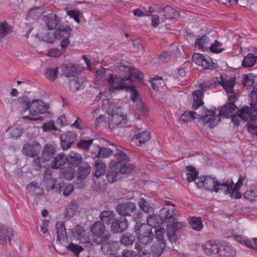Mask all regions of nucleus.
<instances>
[{
	"label": "nucleus",
	"instance_id": "1",
	"mask_svg": "<svg viewBox=\"0 0 257 257\" xmlns=\"http://www.w3.org/2000/svg\"><path fill=\"white\" fill-rule=\"evenodd\" d=\"M193 103L192 108L194 110L192 112L193 119H198L203 123H209V125L212 127L219 121L218 116L215 115L213 110H206L202 106L203 93L200 91H194L193 92Z\"/></svg>",
	"mask_w": 257,
	"mask_h": 257
},
{
	"label": "nucleus",
	"instance_id": "2",
	"mask_svg": "<svg viewBox=\"0 0 257 257\" xmlns=\"http://www.w3.org/2000/svg\"><path fill=\"white\" fill-rule=\"evenodd\" d=\"M180 214L177 211H170L167 207H163L160 210L159 217L161 222L166 224L168 238L172 243L177 241L176 231L185 225L184 222L177 221V217Z\"/></svg>",
	"mask_w": 257,
	"mask_h": 257
},
{
	"label": "nucleus",
	"instance_id": "3",
	"mask_svg": "<svg viewBox=\"0 0 257 257\" xmlns=\"http://www.w3.org/2000/svg\"><path fill=\"white\" fill-rule=\"evenodd\" d=\"M49 108V105L41 99L33 100L31 102V106L29 110L30 115H24L23 118L24 119L30 120H42L43 118L42 117H34L33 116L48 112Z\"/></svg>",
	"mask_w": 257,
	"mask_h": 257
},
{
	"label": "nucleus",
	"instance_id": "4",
	"mask_svg": "<svg viewBox=\"0 0 257 257\" xmlns=\"http://www.w3.org/2000/svg\"><path fill=\"white\" fill-rule=\"evenodd\" d=\"M135 229L138 234V239L140 244L147 245L150 244L154 239V234L150 225L145 223L137 222Z\"/></svg>",
	"mask_w": 257,
	"mask_h": 257
},
{
	"label": "nucleus",
	"instance_id": "5",
	"mask_svg": "<svg viewBox=\"0 0 257 257\" xmlns=\"http://www.w3.org/2000/svg\"><path fill=\"white\" fill-rule=\"evenodd\" d=\"M132 80L125 76L122 77L120 75H114L110 74L107 79V83L109 89L111 92L116 90H122L128 88L131 85Z\"/></svg>",
	"mask_w": 257,
	"mask_h": 257
},
{
	"label": "nucleus",
	"instance_id": "6",
	"mask_svg": "<svg viewBox=\"0 0 257 257\" xmlns=\"http://www.w3.org/2000/svg\"><path fill=\"white\" fill-rule=\"evenodd\" d=\"M91 232L95 238H94L93 243L100 245L107 241L110 237V234H104L105 226L103 222L97 221L94 223L91 227Z\"/></svg>",
	"mask_w": 257,
	"mask_h": 257
},
{
	"label": "nucleus",
	"instance_id": "7",
	"mask_svg": "<svg viewBox=\"0 0 257 257\" xmlns=\"http://www.w3.org/2000/svg\"><path fill=\"white\" fill-rule=\"evenodd\" d=\"M198 188L204 187L206 190L211 192H218L219 189H221L224 186L228 185L226 181L223 183L215 180L214 178L210 176H205L203 179H199L195 181Z\"/></svg>",
	"mask_w": 257,
	"mask_h": 257
},
{
	"label": "nucleus",
	"instance_id": "8",
	"mask_svg": "<svg viewBox=\"0 0 257 257\" xmlns=\"http://www.w3.org/2000/svg\"><path fill=\"white\" fill-rule=\"evenodd\" d=\"M136 209V204L132 202L119 204L116 206V211L118 214L123 216H130Z\"/></svg>",
	"mask_w": 257,
	"mask_h": 257
},
{
	"label": "nucleus",
	"instance_id": "9",
	"mask_svg": "<svg viewBox=\"0 0 257 257\" xmlns=\"http://www.w3.org/2000/svg\"><path fill=\"white\" fill-rule=\"evenodd\" d=\"M236 82L235 77H233L230 80H222L221 85L225 89L229 101H235V94L233 87Z\"/></svg>",
	"mask_w": 257,
	"mask_h": 257
},
{
	"label": "nucleus",
	"instance_id": "10",
	"mask_svg": "<svg viewBox=\"0 0 257 257\" xmlns=\"http://www.w3.org/2000/svg\"><path fill=\"white\" fill-rule=\"evenodd\" d=\"M77 140V135L72 132H68L60 136V141L63 150H68Z\"/></svg>",
	"mask_w": 257,
	"mask_h": 257
},
{
	"label": "nucleus",
	"instance_id": "11",
	"mask_svg": "<svg viewBox=\"0 0 257 257\" xmlns=\"http://www.w3.org/2000/svg\"><path fill=\"white\" fill-rule=\"evenodd\" d=\"M108 121V126L110 128L113 129L114 127L121 124L126 123V116L124 115L121 111L113 113Z\"/></svg>",
	"mask_w": 257,
	"mask_h": 257
},
{
	"label": "nucleus",
	"instance_id": "12",
	"mask_svg": "<svg viewBox=\"0 0 257 257\" xmlns=\"http://www.w3.org/2000/svg\"><path fill=\"white\" fill-rule=\"evenodd\" d=\"M40 150V144L38 142H35L31 144L25 145L22 149V152L26 156L34 157L38 155Z\"/></svg>",
	"mask_w": 257,
	"mask_h": 257
},
{
	"label": "nucleus",
	"instance_id": "13",
	"mask_svg": "<svg viewBox=\"0 0 257 257\" xmlns=\"http://www.w3.org/2000/svg\"><path fill=\"white\" fill-rule=\"evenodd\" d=\"M128 227V222L124 217H121L119 219H115L111 225V230L114 233H120L125 230Z\"/></svg>",
	"mask_w": 257,
	"mask_h": 257
},
{
	"label": "nucleus",
	"instance_id": "14",
	"mask_svg": "<svg viewBox=\"0 0 257 257\" xmlns=\"http://www.w3.org/2000/svg\"><path fill=\"white\" fill-rule=\"evenodd\" d=\"M217 254L221 257H233L235 254V250L228 243L220 242Z\"/></svg>",
	"mask_w": 257,
	"mask_h": 257
},
{
	"label": "nucleus",
	"instance_id": "15",
	"mask_svg": "<svg viewBox=\"0 0 257 257\" xmlns=\"http://www.w3.org/2000/svg\"><path fill=\"white\" fill-rule=\"evenodd\" d=\"M220 241L212 240L205 243L202 247L207 255L217 254L220 244Z\"/></svg>",
	"mask_w": 257,
	"mask_h": 257
},
{
	"label": "nucleus",
	"instance_id": "16",
	"mask_svg": "<svg viewBox=\"0 0 257 257\" xmlns=\"http://www.w3.org/2000/svg\"><path fill=\"white\" fill-rule=\"evenodd\" d=\"M119 174V163L111 164L109 166L106 174V178L108 182L110 183L115 182Z\"/></svg>",
	"mask_w": 257,
	"mask_h": 257
},
{
	"label": "nucleus",
	"instance_id": "17",
	"mask_svg": "<svg viewBox=\"0 0 257 257\" xmlns=\"http://www.w3.org/2000/svg\"><path fill=\"white\" fill-rule=\"evenodd\" d=\"M43 20L49 30L55 29L60 23V19L54 14L44 16Z\"/></svg>",
	"mask_w": 257,
	"mask_h": 257
},
{
	"label": "nucleus",
	"instance_id": "18",
	"mask_svg": "<svg viewBox=\"0 0 257 257\" xmlns=\"http://www.w3.org/2000/svg\"><path fill=\"white\" fill-rule=\"evenodd\" d=\"M102 108L109 115L120 111V107L109 99H104L102 101Z\"/></svg>",
	"mask_w": 257,
	"mask_h": 257
},
{
	"label": "nucleus",
	"instance_id": "19",
	"mask_svg": "<svg viewBox=\"0 0 257 257\" xmlns=\"http://www.w3.org/2000/svg\"><path fill=\"white\" fill-rule=\"evenodd\" d=\"M234 101H230L227 104L222 106L219 110V115H224L225 117H229L236 112L237 108L233 103Z\"/></svg>",
	"mask_w": 257,
	"mask_h": 257
},
{
	"label": "nucleus",
	"instance_id": "20",
	"mask_svg": "<svg viewBox=\"0 0 257 257\" xmlns=\"http://www.w3.org/2000/svg\"><path fill=\"white\" fill-rule=\"evenodd\" d=\"M226 184L228 185L224 186L226 188L224 190V193L225 194H228L229 196L235 199H239L241 198L242 194L238 191V190L233 189V182L232 180H227L226 181Z\"/></svg>",
	"mask_w": 257,
	"mask_h": 257
},
{
	"label": "nucleus",
	"instance_id": "21",
	"mask_svg": "<svg viewBox=\"0 0 257 257\" xmlns=\"http://www.w3.org/2000/svg\"><path fill=\"white\" fill-rule=\"evenodd\" d=\"M86 83V81L83 78L78 77L69 81V87L71 91H76L83 88Z\"/></svg>",
	"mask_w": 257,
	"mask_h": 257
},
{
	"label": "nucleus",
	"instance_id": "22",
	"mask_svg": "<svg viewBox=\"0 0 257 257\" xmlns=\"http://www.w3.org/2000/svg\"><path fill=\"white\" fill-rule=\"evenodd\" d=\"M43 180L46 185L47 190L49 191L55 188V180L52 178L51 170L47 169L45 172Z\"/></svg>",
	"mask_w": 257,
	"mask_h": 257
},
{
	"label": "nucleus",
	"instance_id": "23",
	"mask_svg": "<svg viewBox=\"0 0 257 257\" xmlns=\"http://www.w3.org/2000/svg\"><path fill=\"white\" fill-rule=\"evenodd\" d=\"M101 247V250L106 254H112L113 251L115 250V248L117 246V242L116 241L109 240L102 243Z\"/></svg>",
	"mask_w": 257,
	"mask_h": 257
},
{
	"label": "nucleus",
	"instance_id": "24",
	"mask_svg": "<svg viewBox=\"0 0 257 257\" xmlns=\"http://www.w3.org/2000/svg\"><path fill=\"white\" fill-rule=\"evenodd\" d=\"M71 30L69 27H62L58 29L55 33V38L58 40L69 38L70 36Z\"/></svg>",
	"mask_w": 257,
	"mask_h": 257
},
{
	"label": "nucleus",
	"instance_id": "25",
	"mask_svg": "<svg viewBox=\"0 0 257 257\" xmlns=\"http://www.w3.org/2000/svg\"><path fill=\"white\" fill-rule=\"evenodd\" d=\"M13 32V27L6 21L0 22V40Z\"/></svg>",
	"mask_w": 257,
	"mask_h": 257
},
{
	"label": "nucleus",
	"instance_id": "26",
	"mask_svg": "<svg viewBox=\"0 0 257 257\" xmlns=\"http://www.w3.org/2000/svg\"><path fill=\"white\" fill-rule=\"evenodd\" d=\"M165 246V242L155 241L151 247V250L153 256L154 257L159 256L162 253Z\"/></svg>",
	"mask_w": 257,
	"mask_h": 257
},
{
	"label": "nucleus",
	"instance_id": "27",
	"mask_svg": "<svg viewBox=\"0 0 257 257\" xmlns=\"http://www.w3.org/2000/svg\"><path fill=\"white\" fill-rule=\"evenodd\" d=\"M67 158L63 154H60L56 156L52 162L51 167L53 169H58L64 165Z\"/></svg>",
	"mask_w": 257,
	"mask_h": 257
},
{
	"label": "nucleus",
	"instance_id": "28",
	"mask_svg": "<svg viewBox=\"0 0 257 257\" xmlns=\"http://www.w3.org/2000/svg\"><path fill=\"white\" fill-rule=\"evenodd\" d=\"M96 151L98 153L95 156V157L107 158L112 154L113 150L105 147H100L98 145H94Z\"/></svg>",
	"mask_w": 257,
	"mask_h": 257
},
{
	"label": "nucleus",
	"instance_id": "29",
	"mask_svg": "<svg viewBox=\"0 0 257 257\" xmlns=\"http://www.w3.org/2000/svg\"><path fill=\"white\" fill-rule=\"evenodd\" d=\"M210 39L206 36H204L198 39L195 42V47L198 48L203 51L207 50L210 47Z\"/></svg>",
	"mask_w": 257,
	"mask_h": 257
},
{
	"label": "nucleus",
	"instance_id": "30",
	"mask_svg": "<svg viewBox=\"0 0 257 257\" xmlns=\"http://www.w3.org/2000/svg\"><path fill=\"white\" fill-rule=\"evenodd\" d=\"M63 71L66 77L76 76L80 73V70L74 65L65 66Z\"/></svg>",
	"mask_w": 257,
	"mask_h": 257
},
{
	"label": "nucleus",
	"instance_id": "31",
	"mask_svg": "<svg viewBox=\"0 0 257 257\" xmlns=\"http://www.w3.org/2000/svg\"><path fill=\"white\" fill-rule=\"evenodd\" d=\"M95 176L98 177L104 174L106 169V165L101 160H98L95 162Z\"/></svg>",
	"mask_w": 257,
	"mask_h": 257
},
{
	"label": "nucleus",
	"instance_id": "32",
	"mask_svg": "<svg viewBox=\"0 0 257 257\" xmlns=\"http://www.w3.org/2000/svg\"><path fill=\"white\" fill-rule=\"evenodd\" d=\"M257 60V56L252 53H249L245 56L242 65L243 67H249L252 66Z\"/></svg>",
	"mask_w": 257,
	"mask_h": 257
},
{
	"label": "nucleus",
	"instance_id": "33",
	"mask_svg": "<svg viewBox=\"0 0 257 257\" xmlns=\"http://www.w3.org/2000/svg\"><path fill=\"white\" fill-rule=\"evenodd\" d=\"M54 147L51 145H46L43 149L42 157L45 161H49L53 158L55 154Z\"/></svg>",
	"mask_w": 257,
	"mask_h": 257
},
{
	"label": "nucleus",
	"instance_id": "34",
	"mask_svg": "<svg viewBox=\"0 0 257 257\" xmlns=\"http://www.w3.org/2000/svg\"><path fill=\"white\" fill-rule=\"evenodd\" d=\"M146 246L136 242L135 243V249L138 251L140 256L150 257L151 253L149 248Z\"/></svg>",
	"mask_w": 257,
	"mask_h": 257
},
{
	"label": "nucleus",
	"instance_id": "35",
	"mask_svg": "<svg viewBox=\"0 0 257 257\" xmlns=\"http://www.w3.org/2000/svg\"><path fill=\"white\" fill-rule=\"evenodd\" d=\"M135 239L134 235L129 232H126L122 235L120 241L122 244L127 246L132 244Z\"/></svg>",
	"mask_w": 257,
	"mask_h": 257
},
{
	"label": "nucleus",
	"instance_id": "36",
	"mask_svg": "<svg viewBox=\"0 0 257 257\" xmlns=\"http://www.w3.org/2000/svg\"><path fill=\"white\" fill-rule=\"evenodd\" d=\"M114 218V213L112 211H103L100 214V220L106 224H109Z\"/></svg>",
	"mask_w": 257,
	"mask_h": 257
},
{
	"label": "nucleus",
	"instance_id": "37",
	"mask_svg": "<svg viewBox=\"0 0 257 257\" xmlns=\"http://www.w3.org/2000/svg\"><path fill=\"white\" fill-rule=\"evenodd\" d=\"M251 111L252 112H254L252 111V109L251 108L250 109L249 107L245 106V107H244L241 108V109L240 110L238 111L237 112V113L238 114V116L240 118L244 120V121H247V120H248L249 118L251 117L250 112Z\"/></svg>",
	"mask_w": 257,
	"mask_h": 257
},
{
	"label": "nucleus",
	"instance_id": "38",
	"mask_svg": "<svg viewBox=\"0 0 257 257\" xmlns=\"http://www.w3.org/2000/svg\"><path fill=\"white\" fill-rule=\"evenodd\" d=\"M165 19H174L179 16L177 11L170 6L166 7L164 9Z\"/></svg>",
	"mask_w": 257,
	"mask_h": 257
},
{
	"label": "nucleus",
	"instance_id": "39",
	"mask_svg": "<svg viewBox=\"0 0 257 257\" xmlns=\"http://www.w3.org/2000/svg\"><path fill=\"white\" fill-rule=\"evenodd\" d=\"M69 157V161L70 163L75 166H78L82 161V157L81 155L74 152H70Z\"/></svg>",
	"mask_w": 257,
	"mask_h": 257
},
{
	"label": "nucleus",
	"instance_id": "40",
	"mask_svg": "<svg viewBox=\"0 0 257 257\" xmlns=\"http://www.w3.org/2000/svg\"><path fill=\"white\" fill-rule=\"evenodd\" d=\"M56 226L57 229V239L59 241L64 239L66 235L64 225L61 222H57Z\"/></svg>",
	"mask_w": 257,
	"mask_h": 257
},
{
	"label": "nucleus",
	"instance_id": "41",
	"mask_svg": "<svg viewBox=\"0 0 257 257\" xmlns=\"http://www.w3.org/2000/svg\"><path fill=\"white\" fill-rule=\"evenodd\" d=\"M150 132L149 131H143L138 134H135L134 136L137 140L139 141L140 144L144 143L150 139Z\"/></svg>",
	"mask_w": 257,
	"mask_h": 257
},
{
	"label": "nucleus",
	"instance_id": "42",
	"mask_svg": "<svg viewBox=\"0 0 257 257\" xmlns=\"http://www.w3.org/2000/svg\"><path fill=\"white\" fill-rule=\"evenodd\" d=\"M248 131L257 136V116L252 115L247 122Z\"/></svg>",
	"mask_w": 257,
	"mask_h": 257
},
{
	"label": "nucleus",
	"instance_id": "43",
	"mask_svg": "<svg viewBox=\"0 0 257 257\" xmlns=\"http://www.w3.org/2000/svg\"><path fill=\"white\" fill-rule=\"evenodd\" d=\"M151 84L155 90H159L160 88H163L166 85L165 82L160 77H154L151 81Z\"/></svg>",
	"mask_w": 257,
	"mask_h": 257
},
{
	"label": "nucleus",
	"instance_id": "44",
	"mask_svg": "<svg viewBox=\"0 0 257 257\" xmlns=\"http://www.w3.org/2000/svg\"><path fill=\"white\" fill-rule=\"evenodd\" d=\"M190 224L191 227L196 231H200L203 227L201 217H192L190 221Z\"/></svg>",
	"mask_w": 257,
	"mask_h": 257
},
{
	"label": "nucleus",
	"instance_id": "45",
	"mask_svg": "<svg viewBox=\"0 0 257 257\" xmlns=\"http://www.w3.org/2000/svg\"><path fill=\"white\" fill-rule=\"evenodd\" d=\"M250 106L253 112L257 114V87L254 88L250 94Z\"/></svg>",
	"mask_w": 257,
	"mask_h": 257
},
{
	"label": "nucleus",
	"instance_id": "46",
	"mask_svg": "<svg viewBox=\"0 0 257 257\" xmlns=\"http://www.w3.org/2000/svg\"><path fill=\"white\" fill-rule=\"evenodd\" d=\"M187 173V180L188 182H192L195 181L198 175V172L195 168L192 166L186 167Z\"/></svg>",
	"mask_w": 257,
	"mask_h": 257
},
{
	"label": "nucleus",
	"instance_id": "47",
	"mask_svg": "<svg viewBox=\"0 0 257 257\" xmlns=\"http://www.w3.org/2000/svg\"><path fill=\"white\" fill-rule=\"evenodd\" d=\"M90 171V166L87 164L82 165L80 166L78 169V177L81 179H83L89 174Z\"/></svg>",
	"mask_w": 257,
	"mask_h": 257
},
{
	"label": "nucleus",
	"instance_id": "48",
	"mask_svg": "<svg viewBox=\"0 0 257 257\" xmlns=\"http://www.w3.org/2000/svg\"><path fill=\"white\" fill-rule=\"evenodd\" d=\"M138 204L140 209L146 213H149L153 211V208L149 206V203L144 198H140Z\"/></svg>",
	"mask_w": 257,
	"mask_h": 257
},
{
	"label": "nucleus",
	"instance_id": "49",
	"mask_svg": "<svg viewBox=\"0 0 257 257\" xmlns=\"http://www.w3.org/2000/svg\"><path fill=\"white\" fill-rule=\"evenodd\" d=\"M58 68H49L46 70L45 75L50 80L53 81L57 77Z\"/></svg>",
	"mask_w": 257,
	"mask_h": 257
},
{
	"label": "nucleus",
	"instance_id": "50",
	"mask_svg": "<svg viewBox=\"0 0 257 257\" xmlns=\"http://www.w3.org/2000/svg\"><path fill=\"white\" fill-rule=\"evenodd\" d=\"M62 176L65 179L71 180L74 176V169L71 167H65L61 171Z\"/></svg>",
	"mask_w": 257,
	"mask_h": 257
},
{
	"label": "nucleus",
	"instance_id": "51",
	"mask_svg": "<svg viewBox=\"0 0 257 257\" xmlns=\"http://www.w3.org/2000/svg\"><path fill=\"white\" fill-rule=\"evenodd\" d=\"M161 222L160 218L156 215L150 216L149 217H147V224L150 225L151 227H158Z\"/></svg>",
	"mask_w": 257,
	"mask_h": 257
},
{
	"label": "nucleus",
	"instance_id": "52",
	"mask_svg": "<svg viewBox=\"0 0 257 257\" xmlns=\"http://www.w3.org/2000/svg\"><path fill=\"white\" fill-rule=\"evenodd\" d=\"M143 77V74L139 70L133 68L130 70V75L126 78L128 77L132 81V78L140 81L142 79Z\"/></svg>",
	"mask_w": 257,
	"mask_h": 257
},
{
	"label": "nucleus",
	"instance_id": "53",
	"mask_svg": "<svg viewBox=\"0 0 257 257\" xmlns=\"http://www.w3.org/2000/svg\"><path fill=\"white\" fill-rule=\"evenodd\" d=\"M201 66L205 69H214L216 68L211 59L208 56L204 57Z\"/></svg>",
	"mask_w": 257,
	"mask_h": 257
},
{
	"label": "nucleus",
	"instance_id": "54",
	"mask_svg": "<svg viewBox=\"0 0 257 257\" xmlns=\"http://www.w3.org/2000/svg\"><path fill=\"white\" fill-rule=\"evenodd\" d=\"M93 139L89 140H81L77 143V147L79 148L85 150H88L93 143Z\"/></svg>",
	"mask_w": 257,
	"mask_h": 257
},
{
	"label": "nucleus",
	"instance_id": "55",
	"mask_svg": "<svg viewBox=\"0 0 257 257\" xmlns=\"http://www.w3.org/2000/svg\"><path fill=\"white\" fill-rule=\"evenodd\" d=\"M222 44L217 40H215L213 44L210 46V51L214 53H219L222 52L224 49L222 48Z\"/></svg>",
	"mask_w": 257,
	"mask_h": 257
},
{
	"label": "nucleus",
	"instance_id": "56",
	"mask_svg": "<svg viewBox=\"0 0 257 257\" xmlns=\"http://www.w3.org/2000/svg\"><path fill=\"white\" fill-rule=\"evenodd\" d=\"M116 152L115 153L114 156L117 160L116 163H121V162L123 163L126 162L128 160L127 155L121 150H118L117 148H116Z\"/></svg>",
	"mask_w": 257,
	"mask_h": 257
},
{
	"label": "nucleus",
	"instance_id": "57",
	"mask_svg": "<svg viewBox=\"0 0 257 257\" xmlns=\"http://www.w3.org/2000/svg\"><path fill=\"white\" fill-rule=\"evenodd\" d=\"M18 101L23 105L24 111H26L28 110H30V107L31 106V102L28 97L25 96L20 97Z\"/></svg>",
	"mask_w": 257,
	"mask_h": 257
},
{
	"label": "nucleus",
	"instance_id": "58",
	"mask_svg": "<svg viewBox=\"0 0 257 257\" xmlns=\"http://www.w3.org/2000/svg\"><path fill=\"white\" fill-rule=\"evenodd\" d=\"M133 170V166L130 164L122 165L121 163H119V174L121 173L128 174L131 173Z\"/></svg>",
	"mask_w": 257,
	"mask_h": 257
},
{
	"label": "nucleus",
	"instance_id": "59",
	"mask_svg": "<svg viewBox=\"0 0 257 257\" xmlns=\"http://www.w3.org/2000/svg\"><path fill=\"white\" fill-rule=\"evenodd\" d=\"M244 197L250 201L257 200V190L246 191L244 194Z\"/></svg>",
	"mask_w": 257,
	"mask_h": 257
},
{
	"label": "nucleus",
	"instance_id": "60",
	"mask_svg": "<svg viewBox=\"0 0 257 257\" xmlns=\"http://www.w3.org/2000/svg\"><path fill=\"white\" fill-rule=\"evenodd\" d=\"M84 231L83 227L78 225L74 228L72 233L75 238L77 239H79L84 236Z\"/></svg>",
	"mask_w": 257,
	"mask_h": 257
},
{
	"label": "nucleus",
	"instance_id": "61",
	"mask_svg": "<svg viewBox=\"0 0 257 257\" xmlns=\"http://www.w3.org/2000/svg\"><path fill=\"white\" fill-rule=\"evenodd\" d=\"M253 76L252 74H249L242 76V83L244 86H251L253 84Z\"/></svg>",
	"mask_w": 257,
	"mask_h": 257
},
{
	"label": "nucleus",
	"instance_id": "62",
	"mask_svg": "<svg viewBox=\"0 0 257 257\" xmlns=\"http://www.w3.org/2000/svg\"><path fill=\"white\" fill-rule=\"evenodd\" d=\"M166 231L164 228H160L156 230L155 237L157 240L156 241H160L165 242L164 239V234Z\"/></svg>",
	"mask_w": 257,
	"mask_h": 257
},
{
	"label": "nucleus",
	"instance_id": "63",
	"mask_svg": "<svg viewBox=\"0 0 257 257\" xmlns=\"http://www.w3.org/2000/svg\"><path fill=\"white\" fill-rule=\"evenodd\" d=\"M64 53L63 50L52 48L49 50L47 55L49 57H58L61 56Z\"/></svg>",
	"mask_w": 257,
	"mask_h": 257
},
{
	"label": "nucleus",
	"instance_id": "64",
	"mask_svg": "<svg viewBox=\"0 0 257 257\" xmlns=\"http://www.w3.org/2000/svg\"><path fill=\"white\" fill-rule=\"evenodd\" d=\"M172 52L169 51L164 52L159 57L160 62H168L171 58Z\"/></svg>",
	"mask_w": 257,
	"mask_h": 257
}]
</instances>
